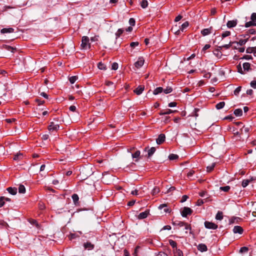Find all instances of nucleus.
Wrapping results in <instances>:
<instances>
[{
	"mask_svg": "<svg viewBox=\"0 0 256 256\" xmlns=\"http://www.w3.org/2000/svg\"><path fill=\"white\" fill-rule=\"evenodd\" d=\"M193 210L188 207H184L181 211L182 216L186 218L188 216L192 214Z\"/></svg>",
	"mask_w": 256,
	"mask_h": 256,
	"instance_id": "1",
	"label": "nucleus"
},
{
	"mask_svg": "<svg viewBox=\"0 0 256 256\" xmlns=\"http://www.w3.org/2000/svg\"><path fill=\"white\" fill-rule=\"evenodd\" d=\"M89 38L86 36H84L82 37L81 46L82 48H86L88 46L90 48V44L88 43Z\"/></svg>",
	"mask_w": 256,
	"mask_h": 256,
	"instance_id": "2",
	"label": "nucleus"
},
{
	"mask_svg": "<svg viewBox=\"0 0 256 256\" xmlns=\"http://www.w3.org/2000/svg\"><path fill=\"white\" fill-rule=\"evenodd\" d=\"M204 226L208 229H212V230H216L218 226L216 224L210 222L208 221H206L204 223Z\"/></svg>",
	"mask_w": 256,
	"mask_h": 256,
	"instance_id": "3",
	"label": "nucleus"
},
{
	"mask_svg": "<svg viewBox=\"0 0 256 256\" xmlns=\"http://www.w3.org/2000/svg\"><path fill=\"white\" fill-rule=\"evenodd\" d=\"M144 60L142 57H139L138 60L134 63V66L136 68H140L144 64Z\"/></svg>",
	"mask_w": 256,
	"mask_h": 256,
	"instance_id": "4",
	"label": "nucleus"
},
{
	"mask_svg": "<svg viewBox=\"0 0 256 256\" xmlns=\"http://www.w3.org/2000/svg\"><path fill=\"white\" fill-rule=\"evenodd\" d=\"M59 128L58 124H54V122H51L48 126V130L50 132L57 131Z\"/></svg>",
	"mask_w": 256,
	"mask_h": 256,
	"instance_id": "5",
	"label": "nucleus"
},
{
	"mask_svg": "<svg viewBox=\"0 0 256 256\" xmlns=\"http://www.w3.org/2000/svg\"><path fill=\"white\" fill-rule=\"evenodd\" d=\"M186 222L180 220L173 221L172 224L176 227V228H179L180 227L184 226Z\"/></svg>",
	"mask_w": 256,
	"mask_h": 256,
	"instance_id": "6",
	"label": "nucleus"
},
{
	"mask_svg": "<svg viewBox=\"0 0 256 256\" xmlns=\"http://www.w3.org/2000/svg\"><path fill=\"white\" fill-rule=\"evenodd\" d=\"M140 152L138 150H136L132 154V156L133 159L134 160V161L137 162H138L140 158Z\"/></svg>",
	"mask_w": 256,
	"mask_h": 256,
	"instance_id": "7",
	"label": "nucleus"
},
{
	"mask_svg": "<svg viewBox=\"0 0 256 256\" xmlns=\"http://www.w3.org/2000/svg\"><path fill=\"white\" fill-rule=\"evenodd\" d=\"M233 232L234 234H242L244 232V230L242 227L240 226H235L233 228Z\"/></svg>",
	"mask_w": 256,
	"mask_h": 256,
	"instance_id": "8",
	"label": "nucleus"
},
{
	"mask_svg": "<svg viewBox=\"0 0 256 256\" xmlns=\"http://www.w3.org/2000/svg\"><path fill=\"white\" fill-rule=\"evenodd\" d=\"M212 27H210V28H204L202 30L201 34L203 36H206L211 34L212 32Z\"/></svg>",
	"mask_w": 256,
	"mask_h": 256,
	"instance_id": "9",
	"label": "nucleus"
},
{
	"mask_svg": "<svg viewBox=\"0 0 256 256\" xmlns=\"http://www.w3.org/2000/svg\"><path fill=\"white\" fill-rule=\"evenodd\" d=\"M165 138H166V136L164 134H160L158 136V138L156 139V143L158 144H162V143H163L164 142Z\"/></svg>",
	"mask_w": 256,
	"mask_h": 256,
	"instance_id": "10",
	"label": "nucleus"
},
{
	"mask_svg": "<svg viewBox=\"0 0 256 256\" xmlns=\"http://www.w3.org/2000/svg\"><path fill=\"white\" fill-rule=\"evenodd\" d=\"M144 86H139L134 90V92L137 95H140L142 92L144 90Z\"/></svg>",
	"mask_w": 256,
	"mask_h": 256,
	"instance_id": "11",
	"label": "nucleus"
},
{
	"mask_svg": "<svg viewBox=\"0 0 256 256\" xmlns=\"http://www.w3.org/2000/svg\"><path fill=\"white\" fill-rule=\"evenodd\" d=\"M149 214L148 210H146L144 212H140L138 216V218L140 220H142L146 218Z\"/></svg>",
	"mask_w": 256,
	"mask_h": 256,
	"instance_id": "12",
	"label": "nucleus"
},
{
	"mask_svg": "<svg viewBox=\"0 0 256 256\" xmlns=\"http://www.w3.org/2000/svg\"><path fill=\"white\" fill-rule=\"evenodd\" d=\"M84 246L85 249L92 250L94 248V244H92L90 242H87L84 244Z\"/></svg>",
	"mask_w": 256,
	"mask_h": 256,
	"instance_id": "13",
	"label": "nucleus"
},
{
	"mask_svg": "<svg viewBox=\"0 0 256 256\" xmlns=\"http://www.w3.org/2000/svg\"><path fill=\"white\" fill-rule=\"evenodd\" d=\"M198 249L201 252H206L208 250L206 246L204 244H200L198 246Z\"/></svg>",
	"mask_w": 256,
	"mask_h": 256,
	"instance_id": "14",
	"label": "nucleus"
},
{
	"mask_svg": "<svg viewBox=\"0 0 256 256\" xmlns=\"http://www.w3.org/2000/svg\"><path fill=\"white\" fill-rule=\"evenodd\" d=\"M237 24L236 20H229L226 24V26L228 28H232L234 27Z\"/></svg>",
	"mask_w": 256,
	"mask_h": 256,
	"instance_id": "15",
	"label": "nucleus"
},
{
	"mask_svg": "<svg viewBox=\"0 0 256 256\" xmlns=\"http://www.w3.org/2000/svg\"><path fill=\"white\" fill-rule=\"evenodd\" d=\"M78 232V234H76V233L70 234V235L68 236L69 239L70 240H72V239H74L76 238L79 237L82 234V232L80 231Z\"/></svg>",
	"mask_w": 256,
	"mask_h": 256,
	"instance_id": "16",
	"label": "nucleus"
},
{
	"mask_svg": "<svg viewBox=\"0 0 256 256\" xmlns=\"http://www.w3.org/2000/svg\"><path fill=\"white\" fill-rule=\"evenodd\" d=\"M177 110H172L170 109H167L165 110H162L160 112V114L162 116V115H165V114H170L172 112H176Z\"/></svg>",
	"mask_w": 256,
	"mask_h": 256,
	"instance_id": "17",
	"label": "nucleus"
},
{
	"mask_svg": "<svg viewBox=\"0 0 256 256\" xmlns=\"http://www.w3.org/2000/svg\"><path fill=\"white\" fill-rule=\"evenodd\" d=\"M13 32H14V29L12 28H4L0 30V32L2 34L12 33Z\"/></svg>",
	"mask_w": 256,
	"mask_h": 256,
	"instance_id": "18",
	"label": "nucleus"
},
{
	"mask_svg": "<svg viewBox=\"0 0 256 256\" xmlns=\"http://www.w3.org/2000/svg\"><path fill=\"white\" fill-rule=\"evenodd\" d=\"M184 226V230H186V231H185L186 234H187L188 233V230H189V233L190 234H192V227H191V226L190 224L186 222Z\"/></svg>",
	"mask_w": 256,
	"mask_h": 256,
	"instance_id": "19",
	"label": "nucleus"
},
{
	"mask_svg": "<svg viewBox=\"0 0 256 256\" xmlns=\"http://www.w3.org/2000/svg\"><path fill=\"white\" fill-rule=\"evenodd\" d=\"M6 190L10 194L12 195H15L17 193V188H16L9 187L6 188Z\"/></svg>",
	"mask_w": 256,
	"mask_h": 256,
	"instance_id": "20",
	"label": "nucleus"
},
{
	"mask_svg": "<svg viewBox=\"0 0 256 256\" xmlns=\"http://www.w3.org/2000/svg\"><path fill=\"white\" fill-rule=\"evenodd\" d=\"M215 218L216 220H222L223 218V212L221 211H218L217 212Z\"/></svg>",
	"mask_w": 256,
	"mask_h": 256,
	"instance_id": "21",
	"label": "nucleus"
},
{
	"mask_svg": "<svg viewBox=\"0 0 256 256\" xmlns=\"http://www.w3.org/2000/svg\"><path fill=\"white\" fill-rule=\"evenodd\" d=\"M158 208L160 210L164 208V212H170V210L168 208V206L166 204H160Z\"/></svg>",
	"mask_w": 256,
	"mask_h": 256,
	"instance_id": "22",
	"label": "nucleus"
},
{
	"mask_svg": "<svg viewBox=\"0 0 256 256\" xmlns=\"http://www.w3.org/2000/svg\"><path fill=\"white\" fill-rule=\"evenodd\" d=\"M243 68L244 71L248 72L250 68V64L248 62L244 63Z\"/></svg>",
	"mask_w": 256,
	"mask_h": 256,
	"instance_id": "23",
	"label": "nucleus"
},
{
	"mask_svg": "<svg viewBox=\"0 0 256 256\" xmlns=\"http://www.w3.org/2000/svg\"><path fill=\"white\" fill-rule=\"evenodd\" d=\"M234 114L236 116H242V110L240 108H238L234 110Z\"/></svg>",
	"mask_w": 256,
	"mask_h": 256,
	"instance_id": "24",
	"label": "nucleus"
},
{
	"mask_svg": "<svg viewBox=\"0 0 256 256\" xmlns=\"http://www.w3.org/2000/svg\"><path fill=\"white\" fill-rule=\"evenodd\" d=\"M163 92V88L162 87H158L156 88L153 92L154 95L158 94Z\"/></svg>",
	"mask_w": 256,
	"mask_h": 256,
	"instance_id": "25",
	"label": "nucleus"
},
{
	"mask_svg": "<svg viewBox=\"0 0 256 256\" xmlns=\"http://www.w3.org/2000/svg\"><path fill=\"white\" fill-rule=\"evenodd\" d=\"M72 199L73 202L75 204H76L78 203L79 198L77 194H74L72 196Z\"/></svg>",
	"mask_w": 256,
	"mask_h": 256,
	"instance_id": "26",
	"label": "nucleus"
},
{
	"mask_svg": "<svg viewBox=\"0 0 256 256\" xmlns=\"http://www.w3.org/2000/svg\"><path fill=\"white\" fill-rule=\"evenodd\" d=\"M98 67L100 70H106V66L102 62H100L98 64Z\"/></svg>",
	"mask_w": 256,
	"mask_h": 256,
	"instance_id": "27",
	"label": "nucleus"
},
{
	"mask_svg": "<svg viewBox=\"0 0 256 256\" xmlns=\"http://www.w3.org/2000/svg\"><path fill=\"white\" fill-rule=\"evenodd\" d=\"M225 105V103L224 102H220L218 104H217L216 106V108L218 110H220L224 107Z\"/></svg>",
	"mask_w": 256,
	"mask_h": 256,
	"instance_id": "28",
	"label": "nucleus"
},
{
	"mask_svg": "<svg viewBox=\"0 0 256 256\" xmlns=\"http://www.w3.org/2000/svg\"><path fill=\"white\" fill-rule=\"evenodd\" d=\"M252 26H256V22H253L252 20L250 22H246L245 24V26L246 28Z\"/></svg>",
	"mask_w": 256,
	"mask_h": 256,
	"instance_id": "29",
	"label": "nucleus"
},
{
	"mask_svg": "<svg viewBox=\"0 0 256 256\" xmlns=\"http://www.w3.org/2000/svg\"><path fill=\"white\" fill-rule=\"evenodd\" d=\"M156 152V148L154 147H152L148 150V156H151Z\"/></svg>",
	"mask_w": 256,
	"mask_h": 256,
	"instance_id": "30",
	"label": "nucleus"
},
{
	"mask_svg": "<svg viewBox=\"0 0 256 256\" xmlns=\"http://www.w3.org/2000/svg\"><path fill=\"white\" fill-rule=\"evenodd\" d=\"M22 153L19 152L14 156L13 159L14 160H18L22 158Z\"/></svg>",
	"mask_w": 256,
	"mask_h": 256,
	"instance_id": "31",
	"label": "nucleus"
},
{
	"mask_svg": "<svg viewBox=\"0 0 256 256\" xmlns=\"http://www.w3.org/2000/svg\"><path fill=\"white\" fill-rule=\"evenodd\" d=\"M188 24H189L188 22H186L184 24H182L181 26V27L180 28V29L182 30V32H183L184 29L188 28Z\"/></svg>",
	"mask_w": 256,
	"mask_h": 256,
	"instance_id": "32",
	"label": "nucleus"
},
{
	"mask_svg": "<svg viewBox=\"0 0 256 256\" xmlns=\"http://www.w3.org/2000/svg\"><path fill=\"white\" fill-rule=\"evenodd\" d=\"M247 41L248 39H240L239 40L238 42H236L235 43H237L238 44L242 46L245 44Z\"/></svg>",
	"mask_w": 256,
	"mask_h": 256,
	"instance_id": "33",
	"label": "nucleus"
},
{
	"mask_svg": "<svg viewBox=\"0 0 256 256\" xmlns=\"http://www.w3.org/2000/svg\"><path fill=\"white\" fill-rule=\"evenodd\" d=\"M78 76H72L70 77L69 80L72 84H73L78 80Z\"/></svg>",
	"mask_w": 256,
	"mask_h": 256,
	"instance_id": "34",
	"label": "nucleus"
},
{
	"mask_svg": "<svg viewBox=\"0 0 256 256\" xmlns=\"http://www.w3.org/2000/svg\"><path fill=\"white\" fill-rule=\"evenodd\" d=\"M18 192L20 194H24L26 192V188L24 185H20L18 187Z\"/></svg>",
	"mask_w": 256,
	"mask_h": 256,
	"instance_id": "35",
	"label": "nucleus"
},
{
	"mask_svg": "<svg viewBox=\"0 0 256 256\" xmlns=\"http://www.w3.org/2000/svg\"><path fill=\"white\" fill-rule=\"evenodd\" d=\"M148 2L146 0H143L140 2V6L143 8H145L148 6Z\"/></svg>",
	"mask_w": 256,
	"mask_h": 256,
	"instance_id": "36",
	"label": "nucleus"
},
{
	"mask_svg": "<svg viewBox=\"0 0 256 256\" xmlns=\"http://www.w3.org/2000/svg\"><path fill=\"white\" fill-rule=\"evenodd\" d=\"M29 222L32 224H34L38 228H40V225L38 223V222H36V220H33V219H30L29 220Z\"/></svg>",
	"mask_w": 256,
	"mask_h": 256,
	"instance_id": "37",
	"label": "nucleus"
},
{
	"mask_svg": "<svg viewBox=\"0 0 256 256\" xmlns=\"http://www.w3.org/2000/svg\"><path fill=\"white\" fill-rule=\"evenodd\" d=\"M124 30L122 28H119L116 32V38L120 37L122 34L124 32Z\"/></svg>",
	"mask_w": 256,
	"mask_h": 256,
	"instance_id": "38",
	"label": "nucleus"
},
{
	"mask_svg": "<svg viewBox=\"0 0 256 256\" xmlns=\"http://www.w3.org/2000/svg\"><path fill=\"white\" fill-rule=\"evenodd\" d=\"M178 156L177 154H172L169 155L168 158L170 160H175L178 159Z\"/></svg>",
	"mask_w": 256,
	"mask_h": 256,
	"instance_id": "39",
	"label": "nucleus"
},
{
	"mask_svg": "<svg viewBox=\"0 0 256 256\" xmlns=\"http://www.w3.org/2000/svg\"><path fill=\"white\" fill-rule=\"evenodd\" d=\"M250 181H251V180H242V186L244 188L246 187L248 184L250 183Z\"/></svg>",
	"mask_w": 256,
	"mask_h": 256,
	"instance_id": "40",
	"label": "nucleus"
},
{
	"mask_svg": "<svg viewBox=\"0 0 256 256\" xmlns=\"http://www.w3.org/2000/svg\"><path fill=\"white\" fill-rule=\"evenodd\" d=\"M172 88L170 86H168L164 90L163 89V92L166 94L171 92H172Z\"/></svg>",
	"mask_w": 256,
	"mask_h": 256,
	"instance_id": "41",
	"label": "nucleus"
},
{
	"mask_svg": "<svg viewBox=\"0 0 256 256\" xmlns=\"http://www.w3.org/2000/svg\"><path fill=\"white\" fill-rule=\"evenodd\" d=\"M230 188L228 186H221L220 187V190L225 192H228L230 190Z\"/></svg>",
	"mask_w": 256,
	"mask_h": 256,
	"instance_id": "42",
	"label": "nucleus"
},
{
	"mask_svg": "<svg viewBox=\"0 0 256 256\" xmlns=\"http://www.w3.org/2000/svg\"><path fill=\"white\" fill-rule=\"evenodd\" d=\"M160 192V188L158 187H154L152 190V194L155 195L158 194Z\"/></svg>",
	"mask_w": 256,
	"mask_h": 256,
	"instance_id": "43",
	"label": "nucleus"
},
{
	"mask_svg": "<svg viewBox=\"0 0 256 256\" xmlns=\"http://www.w3.org/2000/svg\"><path fill=\"white\" fill-rule=\"evenodd\" d=\"M215 165H216L215 163H213L211 166H207V168H206L207 171L208 172H210L214 170V168L215 166Z\"/></svg>",
	"mask_w": 256,
	"mask_h": 256,
	"instance_id": "44",
	"label": "nucleus"
},
{
	"mask_svg": "<svg viewBox=\"0 0 256 256\" xmlns=\"http://www.w3.org/2000/svg\"><path fill=\"white\" fill-rule=\"evenodd\" d=\"M248 250V248L246 246H243L240 248V253H244V252H247Z\"/></svg>",
	"mask_w": 256,
	"mask_h": 256,
	"instance_id": "45",
	"label": "nucleus"
},
{
	"mask_svg": "<svg viewBox=\"0 0 256 256\" xmlns=\"http://www.w3.org/2000/svg\"><path fill=\"white\" fill-rule=\"evenodd\" d=\"M230 34V31H226L224 32L222 34V38L229 36Z\"/></svg>",
	"mask_w": 256,
	"mask_h": 256,
	"instance_id": "46",
	"label": "nucleus"
},
{
	"mask_svg": "<svg viewBox=\"0 0 256 256\" xmlns=\"http://www.w3.org/2000/svg\"><path fill=\"white\" fill-rule=\"evenodd\" d=\"M169 244L172 248H175L176 246V242L173 240H170Z\"/></svg>",
	"mask_w": 256,
	"mask_h": 256,
	"instance_id": "47",
	"label": "nucleus"
},
{
	"mask_svg": "<svg viewBox=\"0 0 256 256\" xmlns=\"http://www.w3.org/2000/svg\"><path fill=\"white\" fill-rule=\"evenodd\" d=\"M241 88H242L241 86H238L237 88H236V89L234 90V94L236 96L238 95L241 90Z\"/></svg>",
	"mask_w": 256,
	"mask_h": 256,
	"instance_id": "48",
	"label": "nucleus"
},
{
	"mask_svg": "<svg viewBox=\"0 0 256 256\" xmlns=\"http://www.w3.org/2000/svg\"><path fill=\"white\" fill-rule=\"evenodd\" d=\"M236 42H230L228 44H225L222 46L223 48H225L226 49L229 48L232 44L235 43Z\"/></svg>",
	"mask_w": 256,
	"mask_h": 256,
	"instance_id": "49",
	"label": "nucleus"
},
{
	"mask_svg": "<svg viewBox=\"0 0 256 256\" xmlns=\"http://www.w3.org/2000/svg\"><path fill=\"white\" fill-rule=\"evenodd\" d=\"M118 68V64L116 62H114L112 66V69L116 70Z\"/></svg>",
	"mask_w": 256,
	"mask_h": 256,
	"instance_id": "50",
	"label": "nucleus"
},
{
	"mask_svg": "<svg viewBox=\"0 0 256 256\" xmlns=\"http://www.w3.org/2000/svg\"><path fill=\"white\" fill-rule=\"evenodd\" d=\"M237 68H238V72H240V74H244V72L242 71V66H240V64H238V66H237Z\"/></svg>",
	"mask_w": 256,
	"mask_h": 256,
	"instance_id": "51",
	"label": "nucleus"
},
{
	"mask_svg": "<svg viewBox=\"0 0 256 256\" xmlns=\"http://www.w3.org/2000/svg\"><path fill=\"white\" fill-rule=\"evenodd\" d=\"M139 44V42H132L130 44V46L132 47V48H134L135 46H138Z\"/></svg>",
	"mask_w": 256,
	"mask_h": 256,
	"instance_id": "52",
	"label": "nucleus"
},
{
	"mask_svg": "<svg viewBox=\"0 0 256 256\" xmlns=\"http://www.w3.org/2000/svg\"><path fill=\"white\" fill-rule=\"evenodd\" d=\"M5 203L4 200V196H1L0 198V206H2Z\"/></svg>",
	"mask_w": 256,
	"mask_h": 256,
	"instance_id": "53",
	"label": "nucleus"
},
{
	"mask_svg": "<svg viewBox=\"0 0 256 256\" xmlns=\"http://www.w3.org/2000/svg\"><path fill=\"white\" fill-rule=\"evenodd\" d=\"M135 20L134 18H130L129 20V24L130 25L134 26L135 24Z\"/></svg>",
	"mask_w": 256,
	"mask_h": 256,
	"instance_id": "54",
	"label": "nucleus"
},
{
	"mask_svg": "<svg viewBox=\"0 0 256 256\" xmlns=\"http://www.w3.org/2000/svg\"><path fill=\"white\" fill-rule=\"evenodd\" d=\"M194 174V171L193 170H190L188 174H187V176L190 178L191 176H193V174Z\"/></svg>",
	"mask_w": 256,
	"mask_h": 256,
	"instance_id": "55",
	"label": "nucleus"
},
{
	"mask_svg": "<svg viewBox=\"0 0 256 256\" xmlns=\"http://www.w3.org/2000/svg\"><path fill=\"white\" fill-rule=\"evenodd\" d=\"M251 20L256 22V13H252L251 16Z\"/></svg>",
	"mask_w": 256,
	"mask_h": 256,
	"instance_id": "56",
	"label": "nucleus"
},
{
	"mask_svg": "<svg viewBox=\"0 0 256 256\" xmlns=\"http://www.w3.org/2000/svg\"><path fill=\"white\" fill-rule=\"evenodd\" d=\"M253 50V47H248L246 50V52L248 54H252Z\"/></svg>",
	"mask_w": 256,
	"mask_h": 256,
	"instance_id": "57",
	"label": "nucleus"
},
{
	"mask_svg": "<svg viewBox=\"0 0 256 256\" xmlns=\"http://www.w3.org/2000/svg\"><path fill=\"white\" fill-rule=\"evenodd\" d=\"M250 84L252 88H256V80L252 81Z\"/></svg>",
	"mask_w": 256,
	"mask_h": 256,
	"instance_id": "58",
	"label": "nucleus"
},
{
	"mask_svg": "<svg viewBox=\"0 0 256 256\" xmlns=\"http://www.w3.org/2000/svg\"><path fill=\"white\" fill-rule=\"evenodd\" d=\"M242 58L248 60L252 59V57L250 55H245Z\"/></svg>",
	"mask_w": 256,
	"mask_h": 256,
	"instance_id": "59",
	"label": "nucleus"
},
{
	"mask_svg": "<svg viewBox=\"0 0 256 256\" xmlns=\"http://www.w3.org/2000/svg\"><path fill=\"white\" fill-rule=\"evenodd\" d=\"M131 194H132V195H135V196H139L140 195L138 191L137 190H134L132 191Z\"/></svg>",
	"mask_w": 256,
	"mask_h": 256,
	"instance_id": "60",
	"label": "nucleus"
},
{
	"mask_svg": "<svg viewBox=\"0 0 256 256\" xmlns=\"http://www.w3.org/2000/svg\"><path fill=\"white\" fill-rule=\"evenodd\" d=\"M177 103L176 102H171L168 104V106L169 107H174L176 106Z\"/></svg>",
	"mask_w": 256,
	"mask_h": 256,
	"instance_id": "61",
	"label": "nucleus"
},
{
	"mask_svg": "<svg viewBox=\"0 0 256 256\" xmlns=\"http://www.w3.org/2000/svg\"><path fill=\"white\" fill-rule=\"evenodd\" d=\"M36 102L38 103V105H39V106L44 104V100H40L38 99H36Z\"/></svg>",
	"mask_w": 256,
	"mask_h": 256,
	"instance_id": "62",
	"label": "nucleus"
},
{
	"mask_svg": "<svg viewBox=\"0 0 256 256\" xmlns=\"http://www.w3.org/2000/svg\"><path fill=\"white\" fill-rule=\"evenodd\" d=\"M69 109L72 112H75L76 110V107L74 106H71L69 108Z\"/></svg>",
	"mask_w": 256,
	"mask_h": 256,
	"instance_id": "63",
	"label": "nucleus"
},
{
	"mask_svg": "<svg viewBox=\"0 0 256 256\" xmlns=\"http://www.w3.org/2000/svg\"><path fill=\"white\" fill-rule=\"evenodd\" d=\"M182 18V16H180V15H178V16H177L175 18L174 21H175L176 22H178V21H179V20H180Z\"/></svg>",
	"mask_w": 256,
	"mask_h": 256,
	"instance_id": "64",
	"label": "nucleus"
}]
</instances>
